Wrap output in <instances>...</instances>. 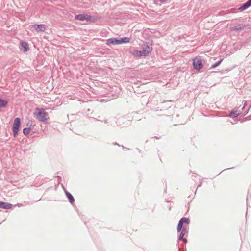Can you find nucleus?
<instances>
[{"mask_svg":"<svg viewBox=\"0 0 251 251\" xmlns=\"http://www.w3.org/2000/svg\"><path fill=\"white\" fill-rule=\"evenodd\" d=\"M31 129L30 128H25L23 129V133L25 135H28L31 131Z\"/></svg>","mask_w":251,"mask_h":251,"instance_id":"obj_16","label":"nucleus"},{"mask_svg":"<svg viewBox=\"0 0 251 251\" xmlns=\"http://www.w3.org/2000/svg\"><path fill=\"white\" fill-rule=\"evenodd\" d=\"M130 39L128 37H125L120 39L116 38H111V44L114 45L121 44L123 43H127L129 42Z\"/></svg>","mask_w":251,"mask_h":251,"instance_id":"obj_5","label":"nucleus"},{"mask_svg":"<svg viewBox=\"0 0 251 251\" xmlns=\"http://www.w3.org/2000/svg\"><path fill=\"white\" fill-rule=\"evenodd\" d=\"M189 222V219L188 218L184 217L180 219L179 221L178 226L177 230L178 232H180L181 230H182L183 228V224L186 223L188 224Z\"/></svg>","mask_w":251,"mask_h":251,"instance_id":"obj_8","label":"nucleus"},{"mask_svg":"<svg viewBox=\"0 0 251 251\" xmlns=\"http://www.w3.org/2000/svg\"><path fill=\"white\" fill-rule=\"evenodd\" d=\"M193 65L195 70H200L203 68V64L201 57L197 56L193 60Z\"/></svg>","mask_w":251,"mask_h":251,"instance_id":"obj_4","label":"nucleus"},{"mask_svg":"<svg viewBox=\"0 0 251 251\" xmlns=\"http://www.w3.org/2000/svg\"><path fill=\"white\" fill-rule=\"evenodd\" d=\"M251 6V0H249L248 2H247L246 3L243 4L240 9L241 10H245L250 6Z\"/></svg>","mask_w":251,"mask_h":251,"instance_id":"obj_12","label":"nucleus"},{"mask_svg":"<svg viewBox=\"0 0 251 251\" xmlns=\"http://www.w3.org/2000/svg\"><path fill=\"white\" fill-rule=\"evenodd\" d=\"M134 230V229L130 228L128 229V232L129 234H130V235H131L133 234V232Z\"/></svg>","mask_w":251,"mask_h":251,"instance_id":"obj_20","label":"nucleus"},{"mask_svg":"<svg viewBox=\"0 0 251 251\" xmlns=\"http://www.w3.org/2000/svg\"><path fill=\"white\" fill-rule=\"evenodd\" d=\"M21 44L22 47L24 49V51L25 52H26L28 50L29 47L28 44L26 42L22 41L21 42Z\"/></svg>","mask_w":251,"mask_h":251,"instance_id":"obj_11","label":"nucleus"},{"mask_svg":"<svg viewBox=\"0 0 251 251\" xmlns=\"http://www.w3.org/2000/svg\"><path fill=\"white\" fill-rule=\"evenodd\" d=\"M161 2H164L167 1V0H159Z\"/></svg>","mask_w":251,"mask_h":251,"instance_id":"obj_21","label":"nucleus"},{"mask_svg":"<svg viewBox=\"0 0 251 251\" xmlns=\"http://www.w3.org/2000/svg\"><path fill=\"white\" fill-rule=\"evenodd\" d=\"M33 115L37 120L45 123H48L50 119L48 113L43 108H36L35 112L33 113Z\"/></svg>","mask_w":251,"mask_h":251,"instance_id":"obj_1","label":"nucleus"},{"mask_svg":"<svg viewBox=\"0 0 251 251\" xmlns=\"http://www.w3.org/2000/svg\"><path fill=\"white\" fill-rule=\"evenodd\" d=\"M65 194H66L67 197L69 199L70 202L71 203H73L75 201L74 198L73 197V196L69 192H67V191L65 192Z\"/></svg>","mask_w":251,"mask_h":251,"instance_id":"obj_13","label":"nucleus"},{"mask_svg":"<svg viewBox=\"0 0 251 251\" xmlns=\"http://www.w3.org/2000/svg\"><path fill=\"white\" fill-rule=\"evenodd\" d=\"M7 103V100L0 98V108L5 107Z\"/></svg>","mask_w":251,"mask_h":251,"instance_id":"obj_14","label":"nucleus"},{"mask_svg":"<svg viewBox=\"0 0 251 251\" xmlns=\"http://www.w3.org/2000/svg\"><path fill=\"white\" fill-rule=\"evenodd\" d=\"M20 124L21 120L20 118H15L12 126V130L14 137H16L18 135Z\"/></svg>","mask_w":251,"mask_h":251,"instance_id":"obj_2","label":"nucleus"},{"mask_svg":"<svg viewBox=\"0 0 251 251\" xmlns=\"http://www.w3.org/2000/svg\"><path fill=\"white\" fill-rule=\"evenodd\" d=\"M12 207V205L9 203L0 201V208L5 209H10Z\"/></svg>","mask_w":251,"mask_h":251,"instance_id":"obj_9","label":"nucleus"},{"mask_svg":"<svg viewBox=\"0 0 251 251\" xmlns=\"http://www.w3.org/2000/svg\"><path fill=\"white\" fill-rule=\"evenodd\" d=\"M186 233V229L185 227H183V228L182 230V231L180 234L179 239L180 240H184L183 237L185 235V234Z\"/></svg>","mask_w":251,"mask_h":251,"instance_id":"obj_15","label":"nucleus"},{"mask_svg":"<svg viewBox=\"0 0 251 251\" xmlns=\"http://www.w3.org/2000/svg\"><path fill=\"white\" fill-rule=\"evenodd\" d=\"M144 56L149 55L152 50L151 46H149L147 44H144L142 46Z\"/></svg>","mask_w":251,"mask_h":251,"instance_id":"obj_7","label":"nucleus"},{"mask_svg":"<svg viewBox=\"0 0 251 251\" xmlns=\"http://www.w3.org/2000/svg\"><path fill=\"white\" fill-rule=\"evenodd\" d=\"M221 62H222V60L218 61L217 63H216V64H215L214 65H213L212 66V68H215V67H217L218 66H219L220 64V63H221Z\"/></svg>","mask_w":251,"mask_h":251,"instance_id":"obj_19","label":"nucleus"},{"mask_svg":"<svg viewBox=\"0 0 251 251\" xmlns=\"http://www.w3.org/2000/svg\"><path fill=\"white\" fill-rule=\"evenodd\" d=\"M239 115V113H238L237 111L235 112H231L230 114V117L232 118L236 117Z\"/></svg>","mask_w":251,"mask_h":251,"instance_id":"obj_18","label":"nucleus"},{"mask_svg":"<svg viewBox=\"0 0 251 251\" xmlns=\"http://www.w3.org/2000/svg\"><path fill=\"white\" fill-rule=\"evenodd\" d=\"M75 18L80 21L86 20L87 21L95 22L97 20V18L92 17L87 14H79L75 16Z\"/></svg>","mask_w":251,"mask_h":251,"instance_id":"obj_3","label":"nucleus"},{"mask_svg":"<svg viewBox=\"0 0 251 251\" xmlns=\"http://www.w3.org/2000/svg\"><path fill=\"white\" fill-rule=\"evenodd\" d=\"M29 27L31 29L37 32H44L46 30V26L44 24L33 25H30Z\"/></svg>","mask_w":251,"mask_h":251,"instance_id":"obj_6","label":"nucleus"},{"mask_svg":"<svg viewBox=\"0 0 251 251\" xmlns=\"http://www.w3.org/2000/svg\"><path fill=\"white\" fill-rule=\"evenodd\" d=\"M244 26H234L231 28V30L233 31L241 30L244 28Z\"/></svg>","mask_w":251,"mask_h":251,"instance_id":"obj_17","label":"nucleus"},{"mask_svg":"<svg viewBox=\"0 0 251 251\" xmlns=\"http://www.w3.org/2000/svg\"><path fill=\"white\" fill-rule=\"evenodd\" d=\"M132 55L134 57H141L144 56L143 51L134 50Z\"/></svg>","mask_w":251,"mask_h":251,"instance_id":"obj_10","label":"nucleus"}]
</instances>
